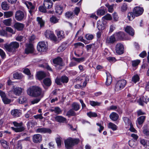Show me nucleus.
Returning <instances> with one entry per match:
<instances>
[{"instance_id":"nucleus-44","label":"nucleus","mask_w":149,"mask_h":149,"mask_svg":"<svg viewBox=\"0 0 149 149\" xmlns=\"http://www.w3.org/2000/svg\"><path fill=\"white\" fill-rule=\"evenodd\" d=\"M101 103L97 101H90V104L93 107H95L96 106H100L101 104Z\"/></svg>"},{"instance_id":"nucleus-37","label":"nucleus","mask_w":149,"mask_h":149,"mask_svg":"<svg viewBox=\"0 0 149 149\" xmlns=\"http://www.w3.org/2000/svg\"><path fill=\"white\" fill-rule=\"evenodd\" d=\"M27 6L29 10V12L30 14H31L33 11V10L35 8L33 6L31 2H29V4Z\"/></svg>"},{"instance_id":"nucleus-22","label":"nucleus","mask_w":149,"mask_h":149,"mask_svg":"<svg viewBox=\"0 0 149 149\" xmlns=\"http://www.w3.org/2000/svg\"><path fill=\"white\" fill-rule=\"evenodd\" d=\"M107 79L106 84V85L109 86L110 85L112 81V78L110 74L108 72H106Z\"/></svg>"},{"instance_id":"nucleus-53","label":"nucleus","mask_w":149,"mask_h":149,"mask_svg":"<svg viewBox=\"0 0 149 149\" xmlns=\"http://www.w3.org/2000/svg\"><path fill=\"white\" fill-rule=\"evenodd\" d=\"M56 141L58 148H60L61 144L62 138L60 137H58L56 139Z\"/></svg>"},{"instance_id":"nucleus-59","label":"nucleus","mask_w":149,"mask_h":149,"mask_svg":"<svg viewBox=\"0 0 149 149\" xmlns=\"http://www.w3.org/2000/svg\"><path fill=\"white\" fill-rule=\"evenodd\" d=\"M85 37L87 40H90L93 39L94 36L91 34H87L86 35Z\"/></svg>"},{"instance_id":"nucleus-57","label":"nucleus","mask_w":149,"mask_h":149,"mask_svg":"<svg viewBox=\"0 0 149 149\" xmlns=\"http://www.w3.org/2000/svg\"><path fill=\"white\" fill-rule=\"evenodd\" d=\"M72 59L77 63H78L83 61L84 60V58H76L75 57H73Z\"/></svg>"},{"instance_id":"nucleus-8","label":"nucleus","mask_w":149,"mask_h":149,"mask_svg":"<svg viewBox=\"0 0 149 149\" xmlns=\"http://www.w3.org/2000/svg\"><path fill=\"white\" fill-rule=\"evenodd\" d=\"M109 19H99L97 22V27L99 30H104L106 27L107 20Z\"/></svg>"},{"instance_id":"nucleus-20","label":"nucleus","mask_w":149,"mask_h":149,"mask_svg":"<svg viewBox=\"0 0 149 149\" xmlns=\"http://www.w3.org/2000/svg\"><path fill=\"white\" fill-rule=\"evenodd\" d=\"M11 114L15 117L19 116L21 114V111L20 110L14 109L12 110Z\"/></svg>"},{"instance_id":"nucleus-54","label":"nucleus","mask_w":149,"mask_h":149,"mask_svg":"<svg viewBox=\"0 0 149 149\" xmlns=\"http://www.w3.org/2000/svg\"><path fill=\"white\" fill-rule=\"evenodd\" d=\"M0 142L3 148H8V145L6 141L3 139H1L0 141Z\"/></svg>"},{"instance_id":"nucleus-39","label":"nucleus","mask_w":149,"mask_h":149,"mask_svg":"<svg viewBox=\"0 0 149 149\" xmlns=\"http://www.w3.org/2000/svg\"><path fill=\"white\" fill-rule=\"evenodd\" d=\"M140 142L145 147L149 146V142L147 140L143 139H141Z\"/></svg>"},{"instance_id":"nucleus-50","label":"nucleus","mask_w":149,"mask_h":149,"mask_svg":"<svg viewBox=\"0 0 149 149\" xmlns=\"http://www.w3.org/2000/svg\"><path fill=\"white\" fill-rule=\"evenodd\" d=\"M65 16L66 18H72L74 17H73L74 15L73 13L71 12H67L65 14Z\"/></svg>"},{"instance_id":"nucleus-62","label":"nucleus","mask_w":149,"mask_h":149,"mask_svg":"<svg viewBox=\"0 0 149 149\" xmlns=\"http://www.w3.org/2000/svg\"><path fill=\"white\" fill-rule=\"evenodd\" d=\"M135 14L134 13H129L128 14L127 17L128 19H134L135 17Z\"/></svg>"},{"instance_id":"nucleus-31","label":"nucleus","mask_w":149,"mask_h":149,"mask_svg":"<svg viewBox=\"0 0 149 149\" xmlns=\"http://www.w3.org/2000/svg\"><path fill=\"white\" fill-rule=\"evenodd\" d=\"M57 35L58 37V38H59L60 39H63L65 37V35L64 34L63 31H56Z\"/></svg>"},{"instance_id":"nucleus-14","label":"nucleus","mask_w":149,"mask_h":149,"mask_svg":"<svg viewBox=\"0 0 149 149\" xmlns=\"http://www.w3.org/2000/svg\"><path fill=\"white\" fill-rule=\"evenodd\" d=\"M125 31L130 35L133 36L134 34V29L130 26H127L125 29Z\"/></svg>"},{"instance_id":"nucleus-27","label":"nucleus","mask_w":149,"mask_h":149,"mask_svg":"<svg viewBox=\"0 0 149 149\" xmlns=\"http://www.w3.org/2000/svg\"><path fill=\"white\" fill-rule=\"evenodd\" d=\"M46 76L45 74L43 72L40 71L37 73L36 77L38 79L40 80L44 78Z\"/></svg>"},{"instance_id":"nucleus-34","label":"nucleus","mask_w":149,"mask_h":149,"mask_svg":"<svg viewBox=\"0 0 149 149\" xmlns=\"http://www.w3.org/2000/svg\"><path fill=\"white\" fill-rule=\"evenodd\" d=\"M86 50L88 52H91V49L93 50L95 48V45L94 44H91L87 45L85 46Z\"/></svg>"},{"instance_id":"nucleus-32","label":"nucleus","mask_w":149,"mask_h":149,"mask_svg":"<svg viewBox=\"0 0 149 149\" xmlns=\"http://www.w3.org/2000/svg\"><path fill=\"white\" fill-rule=\"evenodd\" d=\"M13 12L12 11L5 12L4 13V17L6 18L10 17L13 16Z\"/></svg>"},{"instance_id":"nucleus-61","label":"nucleus","mask_w":149,"mask_h":149,"mask_svg":"<svg viewBox=\"0 0 149 149\" xmlns=\"http://www.w3.org/2000/svg\"><path fill=\"white\" fill-rule=\"evenodd\" d=\"M3 23L6 26H9L11 24V19H6L4 20Z\"/></svg>"},{"instance_id":"nucleus-28","label":"nucleus","mask_w":149,"mask_h":149,"mask_svg":"<svg viewBox=\"0 0 149 149\" xmlns=\"http://www.w3.org/2000/svg\"><path fill=\"white\" fill-rule=\"evenodd\" d=\"M15 28L18 30H22L24 27V25L21 23H17L14 25Z\"/></svg>"},{"instance_id":"nucleus-6","label":"nucleus","mask_w":149,"mask_h":149,"mask_svg":"<svg viewBox=\"0 0 149 149\" xmlns=\"http://www.w3.org/2000/svg\"><path fill=\"white\" fill-rule=\"evenodd\" d=\"M126 83V81L125 79L119 80L115 85V90L118 91L123 89L125 86Z\"/></svg>"},{"instance_id":"nucleus-3","label":"nucleus","mask_w":149,"mask_h":149,"mask_svg":"<svg viewBox=\"0 0 149 149\" xmlns=\"http://www.w3.org/2000/svg\"><path fill=\"white\" fill-rule=\"evenodd\" d=\"M79 141V139L78 138H69L64 141L65 147L68 149H71L73 146L78 144Z\"/></svg>"},{"instance_id":"nucleus-15","label":"nucleus","mask_w":149,"mask_h":149,"mask_svg":"<svg viewBox=\"0 0 149 149\" xmlns=\"http://www.w3.org/2000/svg\"><path fill=\"white\" fill-rule=\"evenodd\" d=\"M15 16L16 19H23L26 18L25 15L24 13L21 11L18 10L15 13Z\"/></svg>"},{"instance_id":"nucleus-33","label":"nucleus","mask_w":149,"mask_h":149,"mask_svg":"<svg viewBox=\"0 0 149 149\" xmlns=\"http://www.w3.org/2000/svg\"><path fill=\"white\" fill-rule=\"evenodd\" d=\"M55 10L56 13L59 15L62 14L63 10V8L61 6L58 5L56 6Z\"/></svg>"},{"instance_id":"nucleus-16","label":"nucleus","mask_w":149,"mask_h":149,"mask_svg":"<svg viewBox=\"0 0 149 149\" xmlns=\"http://www.w3.org/2000/svg\"><path fill=\"white\" fill-rule=\"evenodd\" d=\"M23 89L19 87H15L13 86V92L16 95L19 96L21 94L22 92Z\"/></svg>"},{"instance_id":"nucleus-43","label":"nucleus","mask_w":149,"mask_h":149,"mask_svg":"<svg viewBox=\"0 0 149 149\" xmlns=\"http://www.w3.org/2000/svg\"><path fill=\"white\" fill-rule=\"evenodd\" d=\"M72 107L73 109L75 111H78L80 108L79 105L76 102L73 103L72 105Z\"/></svg>"},{"instance_id":"nucleus-55","label":"nucleus","mask_w":149,"mask_h":149,"mask_svg":"<svg viewBox=\"0 0 149 149\" xmlns=\"http://www.w3.org/2000/svg\"><path fill=\"white\" fill-rule=\"evenodd\" d=\"M105 9H99L97 11V14L98 15H103L105 13Z\"/></svg>"},{"instance_id":"nucleus-48","label":"nucleus","mask_w":149,"mask_h":149,"mask_svg":"<svg viewBox=\"0 0 149 149\" xmlns=\"http://www.w3.org/2000/svg\"><path fill=\"white\" fill-rule=\"evenodd\" d=\"M105 6L108 8V10L109 12L112 13L113 12V4L110 5L108 3H107L105 5Z\"/></svg>"},{"instance_id":"nucleus-60","label":"nucleus","mask_w":149,"mask_h":149,"mask_svg":"<svg viewBox=\"0 0 149 149\" xmlns=\"http://www.w3.org/2000/svg\"><path fill=\"white\" fill-rule=\"evenodd\" d=\"M2 100L5 104H9L11 102V100L8 98L6 97L3 99Z\"/></svg>"},{"instance_id":"nucleus-4","label":"nucleus","mask_w":149,"mask_h":149,"mask_svg":"<svg viewBox=\"0 0 149 149\" xmlns=\"http://www.w3.org/2000/svg\"><path fill=\"white\" fill-rule=\"evenodd\" d=\"M13 123L14 126L16 127H11V129L16 132H20L24 130V128L22 126V123H18L16 121H14Z\"/></svg>"},{"instance_id":"nucleus-5","label":"nucleus","mask_w":149,"mask_h":149,"mask_svg":"<svg viewBox=\"0 0 149 149\" xmlns=\"http://www.w3.org/2000/svg\"><path fill=\"white\" fill-rule=\"evenodd\" d=\"M45 35L46 38L54 42H56L57 40V37L52 31L49 30H46L45 32Z\"/></svg>"},{"instance_id":"nucleus-42","label":"nucleus","mask_w":149,"mask_h":149,"mask_svg":"<svg viewBox=\"0 0 149 149\" xmlns=\"http://www.w3.org/2000/svg\"><path fill=\"white\" fill-rule=\"evenodd\" d=\"M76 113L73 109H70L67 111L66 116L69 117L71 116H74L76 115Z\"/></svg>"},{"instance_id":"nucleus-19","label":"nucleus","mask_w":149,"mask_h":149,"mask_svg":"<svg viewBox=\"0 0 149 149\" xmlns=\"http://www.w3.org/2000/svg\"><path fill=\"white\" fill-rule=\"evenodd\" d=\"M36 132L38 133H50L51 132V131L50 129L42 127L37 129Z\"/></svg>"},{"instance_id":"nucleus-51","label":"nucleus","mask_w":149,"mask_h":149,"mask_svg":"<svg viewBox=\"0 0 149 149\" xmlns=\"http://www.w3.org/2000/svg\"><path fill=\"white\" fill-rule=\"evenodd\" d=\"M127 4L125 3H124L121 7V11L123 12H125L127 10Z\"/></svg>"},{"instance_id":"nucleus-2","label":"nucleus","mask_w":149,"mask_h":149,"mask_svg":"<svg viewBox=\"0 0 149 149\" xmlns=\"http://www.w3.org/2000/svg\"><path fill=\"white\" fill-rule=\"evenodd\" d=\"M19 44L17 42H11L10 44H5L4 48L8 52L12 53L15 52L19 47Z\"/></svg>"},{"instance_id":"nucleus-24","label":"nucleus","mask_w":149,"mask_h":149,"mask_svg":"<svg viewBox=\"0 0 149 149\" xmlns=\"http://www.w3.org/2000/svg\"><path fill=\"white\" fill-rule=\"evenodd\" d=\"M109 117L112 120L116 121L118 119L119 116L115 112H112L110 114Z\"/></svg>"},{"instance_id":"nucleus-29","label":"nucleus","mask_w":149,"mask_h":149,"mask_svg":"<svg viewBox=\"0 0 149 149\" xmlns=\"http://www.w3.org/2000/svg\"><path fill=\"white\" fill-rule=\"evenodd\" d=\"M23 72L29 76V79H31L33 78V76L31 73L30 70L27 68H25L23 71Z\"/></svg>"},{"instance_id":"nucleus-30","label":"nucleus","mask_w":149,"mask_h":149,"mask_svg":"<svg viewBox=\"0 0 149 149\" xmlns=\"http://www.w3.org/2000/svg\"><path fill=\"white\" fill-rule=\"evenodd\" d=\"M1 7L3 10H8L9 8V6L7 2L4 1L2 3Z\"/></svg>"},{"instance_id":"nucleus-26","label":"nucleus","mask_w":149,"mask_h":149,"mask_svg":"<svg viewBox=\"0 0 149 149\" xmlns=\"http://www.w3.org/2000/svg\"><path fill=\"white\" fill-rule=\"evenodd\" d=\"M82 80H84L83 84V85L84 87H85L87 83L88 82L90 78V77L87 75H85L82 77Z\"/></svg>"},{"instance_id":"nucleus-38","label":"nucleus","mask_w":149,"mask_h":149,"mask_svg":"<svg viewBox=\"0 0 149 149\" xmlns=\"http://www.w3.org/2000/svg\"><path fill=\"white\" fill-rule=\"evenodd\" d=\"M0 35L7 37H10L12 36V34H8L4 30H2L0 31Z\"/></svg>"},{"instance_id":"nucleus-1","label":"nucleus","mask_w":149,"mask_h":149,"mask_svg":"<svg viewBox=\"0 0 149 149\" xmlns=\"http://www.w3.org/2000/svg\"><path fill=\"white\" fill-rule=\"evenodd\" d=\"M27 93L29 95L34 97H37L40 96H43V92L40 87L33 86L29 88L27 90Z\"/></svg>"},{"instance_id":"nucleus-21","label":"nucleus","mask_w":149,"mask_h":149,"mask_svg":"<svg viewBox=\"0 0 149 149\" xmlns=\"http://www.w3.org/2000/svg\"><path fill=\"white\" fill-rule=\"evenodd\" d=\"M53 63L56 65L61 66L62 64V59L60 57H57L53 60Z\"/></svg>"},{"instance_id":"nucleus-45","label":"nucleus","mask_w":149,"mask_h":149,"mask_svg":"<svg viewBox=\"0 0 149 149\" xmlns=\"http://www.w3.org/2000/svg\"><path fill=\"white\" fill-rule=\"evenodd\" d=\"M146 117L145 116H141L139 117L137 119V121L139 125L142 124L144 121Z\"/></svg>"},{"instance_id":"nucleus-10","label":"nucleus","mask_w":149,"mask_h":149,"mask_svg":"<svg viewBox=\"0 0 149 149\" xmlns=\"http://www.w3.org/2000/svg\"><path fill=\"white\" fill-rule=\"evenodd\" d=\"M143 11V8L139 6L135 7L133 10V12L135 14V16L136 17L142 15Z\"/></svg>"},{"instance_id":"nucleus-56","label":"nucleus","mask_w":149,"mask_h":149,"mask_svg":"<svg viewBox=\"0 0 149 149\" xmlns=\"http://www.w3.org/2000/svg\"><path fill=\"white\" fill-rule=\"evenodd\" d=\"M61 82L63 83H67L68 81V78L66 76H62L61 78Z\"/></svg>"},{"instance_id":"nucleus-23","label":"nucleus","mask_w":149,"mask_h":149,"mask_svg":"<svg viewBox=\"0 0 149 149\" xmlns=\"http://www.w3.org/2000/svg\"><path fill=\"white\" fill-rule=\"evenodd\" d=\"M55 120L59 123H67L66 119L61 116H57L55 118Z\"/></svg>"},{"instance_id":"nucleus-49","label":"nucleus","mask_w":149,"mask_h":149,"mask_svg":"<svg viewBox=\"0 0 149 149\" xmlns=\"http://www.w3.org/2000/svg\"><path fill=\"white\" fill-rule=\"evenodd\" d=\"M66 47L65 44H62L57 49V52H60L63 51L65 49Z\"/></svg>"},{"instance_id":"nucleus-13","label":"nucleus","mask_w":149,"mask_h":149,"mask_svg":"<svg viewBox=\"0 0 149 149\" xmlns=\"http://www.w3.org/2000/svg\"><path fill=\"white\" fill-rule=\"evenodd\" d=\"M149 101V98H147V96H144L139 98L138 101V102L139 103V105L143 106L144 102L147 103Z\"/></svg>"},{"instance_id":"nucleus-47","label":"nucleus","mask_w":149,"mask_h":149,"mask_svg":"<svg viewBox=\"0 0 149 149\" xmlns=\"http://www.w3.org/2000/svg\"><path fill=\"white\" fill-rule=\"evenodd\" d=\"M123 120L126 125L128 126L130 125V123H132L129 119L127 117H123Z\"/></svg>"},{"instance_id":"nucleus-25","label":"nucleus","mask_w":149,"mask_h":149,"mask_svg":"<svg viewBox=\"0 0 149 149\" xmlns=\"http://www.w3.org/2000/svg\"><path fill=\"white\" fill-rule=\"evenodd\" d=\"M115 35H113L109 37L106 40V42L108 44H111L114 43L116 41Z\"/></svg>"},{"instance_id":"nucleus-63","label":"nucleus","mask_w":149,"mask_h":149,"mask_svg":"<svg viewBox=\"0 0 149 149\" xmlns=\"http://www.w3.org/2000/svg\"><path fill=\"white\" fill-rule=\"evenodd\" d=\"M6 31L12 33V34H13L15 33V32L14 31L13 29L10 27H6Z\"/></svg>"},{"instance_id":"nucleus-11","label":"nucleus","mask_w":149,"mask_h":149,"mask_svg":"<svg viewBox=\"0 0 149 149\" xmlns=\"http://www.w3.org/2000/svg\"><path fill=\"white\" fill-rule=\"evenodd\" d=\"M34 48L33 45L29 44L26 45L25 49V53L26 54L32 53L33 52Z\"/></svg>"},{"instance_id":"nucleus-41","label":"nucleus","mask_w":149,"mask_h":149,"mask_svg":"<svg viewBox=\"0 0 149 149\" xmlns=\"http://www.w3.org/2000/svg\"><path fill=\"white\" fill-rule=\"evenodd\" d=\"M140 79L139 75L137 74L134 75L132 78V81L134 83L139 81Z\"/></svg>"},{"instance_id":"nucleus-52","label":"nucleus","mask_w":149,"mask_h":149,"mask_svg":"<svg viewBox=\"0 0 149 149\" xmlns=\"http://www.w3.org/2000/svg\"><path fill=\"white\" fill-rule=\"evenodd\" d=\"M87 115L90 118L95 117L97 116V114L95 112L91 111L88 112Z\"/></svg>"},{"instance_id":"nucleus-35","label":"nucleus","mask_w":149,"mask_h":149,"mask_svg":"<svg viewBox=\"0 0 149 149\" xmlns=\"http://www.w3.org/2000/svg\"><path fill=\"white\" fill-rule=\"evenodd\" d=\"M44 84L46 86H49L51 85L52 82L50 79L46 78L44 79L43 81Z\"/></svg>"},{"instance_id":"nucleus-17","label":"nucleus","mask_w":149,"mask_h":149,"mask_svg":"<svg viewBox=\"0 0 149 149\" xmlns=\"http://www.w3.org/2000/svg\"><path fill=\"white\" fill-rule=\"evenodd\" d=\"M42 137L41 135L39 134L34 135L33 137V141L35 143H40L42 140Z\"/></svg>"},{"instance_id":"nucleus-18","label":"nucleus","mask_w":149,"mask_h":149,"mask_svg":"<svg viewBox=\"0 0 149 149\" xmlns=\"http://www.w3.org/2000/svg\"><path fill=\"white\" fill-rule=\"evenodd\" d=\"M116 36L118 37V38L122 40H129V38H126L124 32H120L116 33L115 35Z\"/></svg>"},{"instance_id":"nucleus-40","label":"nucleus","mask_w":149,"mask_h":149,"mask_svg":"<svg viewBox=\"0 0 149 149\" xmlns=\"http://www.w3.org/2000/svg\"><path fill=\"white\" fill-rule=\"evenodd\" d=\"M108 127L109 128L111 129L113 131H115L117 129L116 125L112 123H109Z\"/></svg>"},{"instance_id":"nucleus-7","label":"nucleus","mask_w":149,"mask_h":149,"mask_svg":"<svg viewBox=\"0 0 149 149\" xmlns=\"http://www.w3.org/2000/svg\"><path fill=\"white\" fill-rule=\"evenodd\" d=\"M47 48V46L44 42H39L37 45V49L40 52H45Z\"/></svg>"},{"instance_id":"nucleus-12","label":"nucleus","mask_w":149,"mask_h":149,"mask_svg":"<svg viewBox=\"0 0 149 149\" xmlns=\"http://www.w3.org/2000/svg\"><path fill=\"white\" fill-rule=\"evenodd\" d=\"M53 5L52 1L51 0H45L44 1L43 6L45 8L50 9L52 7Z\"/></svg>"},{"instance_id":"nucleus-64","label":"nucleus","mask_w":149,"mask_h":149,"mask_svg":"<svg viewBox=\"0 0 149 149\" xmlns=\"http://www.w3.org/2000/svg\"><path fill=\"white\" fill-rule=\"evenodd\" d=\"M62 112V111L58 107L55 108V113L57 114H60Z\"/></svg>"},{"instance_id":"nucleus-36","label":"nucleus","mask_w":149,"mask_h":149,"mask_svg":"<svg viewBox=\"0 0 149 149\" xmlns=\"http://www.w3.org/2000/svg\"><path fill=\"white\" fill-rule=\"evenodd\" d=\"M140 62V61L139 60H136L132 61V66L135 68V69H136Z\"/></svg>"},{"instance_id":"nucleus-9","label":"nucleus","mask_w":149,"mask_h":149,"mask_svg":"<svg viewBox=\"0 0 149 149\" xmlns=\"http://www.w3.org/2000/svg\"><path fill=\"white\" fill-rule=\"evenodd\" d=\"M115 50L116 53L118 54L121 55L123 54L124 51L123 45L120 43L117 44L115 47Z\"/></svg>"},{"instance_id":"nucleus-46","label":"nucleus","mask_w":149,"mask_h":149,"mask_svg":"<svg viewBox=\"0 0 149 149\" xmlns=\"http://www.w3.org/2000/svg\"><path fill=\"white\" fill-rule=\"evenodd\" d=\"M13 76L14 78L17 79H20L23 77L21 73L18 72H16L14 74Z\"/></svg>"},{"instance_id":"nucleus-58","label":"nucleus","mask_w":149,"mask_h":149,"mask_svg":"<svg viewBox=\"0 0 149 149\" xmlns=\"http://www.w3.org/2000/svg\"><path fill=\"white\" fill-rule=\"evenodd\" d=\"M26 100V99L24 97L22 96L18 100V102L21 104L24 103Z\"/></svg>"}]
</instances>
